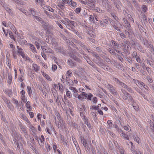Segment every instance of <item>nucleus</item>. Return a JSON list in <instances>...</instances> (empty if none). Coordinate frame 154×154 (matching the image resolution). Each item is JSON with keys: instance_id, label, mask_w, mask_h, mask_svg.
Masks as SVG:
<instances>
[{"instance_id": "nucleus-1", "label": "nucleus", "mask_w": 154, "mask_h": 154, "mask_svg": "<svg viewBox=\"0 0 154 154\" xmlns=\"http://www.w3.org/2000/svg\"><path fill=\"white\" fill-rule=\"evenodd\" d=\"M122 99L126 100L127 103H131L132 104L134 102L132 96L129 94H128L127 96L122 95Z\"/></svg>"}, {"instance_id": "nucleus-2", "label": "nucleus", "mask_w": 154, "mask_h": 154, "mask_svg": "<svg viewBox=\"0 0 154 154\" xmlns=\"http://www.w3.org/2000/svg\"><path fill=\"white\" fill-rule=\"evenodd\" d=\"M106 87L109 90L111 93L115 95L117 94V91L112 85L108 84Z\"/></svg>"}, {"instance_id": "nucleus-3", "label": "nucleus", "mask_w": 154, "mask_h": 154, "mask_svg": "<svg viewBox=\"0 0 154 154\" xmlns=\"http://www.w3.org/2000/svg\"><path fill=\"white\" fill-rule=\"evenodd\" d=\"M57 126L60 128H62L63 127V121L62 119L59 120L58 121H55Z\"/></svg>"}, {"instance_id": "nucleus-4", "label": "nucleus", "mask_w": 154, "mask_h": 154, "mask_svg": "<svg viewBox=\"0 0 154 154\" xmlns=\"http://www.w3.org/2000/svg\"><path fill=\"white\" fill-rule=\"evenodd\" d=\"M17 51L18 53L24 58L25 56L23 53V50L21 48H19L18 46H17Z\"/></svg>"}, {"instance_id": "nucleus-5", "label": "nucleus", "mask_w": 154, "mask_h": 154, "mask_svg": "<svg viewBox=\"0 0 154 154\" xmlns=\"http://www.w3.org/2000/svg\"><path fill=\"white\" fill-rule=\"evenodd\" d=\"M42 49L43 51L45 53H50L52 51L51 49L45 46H41Z\"/></svg>"}, {"instance_id": "nucleus-6", "label": "nucleus", "mask_w": 154, "mask_h": 154, "mask_svg": "<svg viewBox=\"0 0 154 154\" xmlns=\"http://www.w3.org/2000/svg\"><path fill=\"white\" fill-rule=\"evenodd\" d=\"M87 96V94L82 93L79 95L78 99L81 100H83L86 98Z\"/></svg>"}, {"instance_id": "nucleus-7", "label": "nucleus", "mask_w": 154, "mask_h": 154, "mask_svg": "<svg viewBox=\"0 0 154 154\" xmlns=\"http://www.w3.org/2000/svg\"><path fill=\"white\" fill-rule=\"evenodd\" d=\"M99 61L96 62V63L100 66L103 68V66H105V64L103 62V60L101 58L98 60Z\"/></svg>"}, {"instance_id": "nucleus-8", "label": "nucleus", "mask_w": 154, "mask_h": 154, "mask_svg": "<svg viewBox=\"0 0 154 154\" xmlns=\"http://www.w3.org/2000/svg\"><path fill=\"white\" fill-rule=\"evenodd\" d=\"M20 117L21 118L23 119L24 120L26 121L27 123L30 124V122L28 120L27 118L23 114L21 113L20 114Z\"/></svg>"}, {"instance_id": "nucleus-9", "label": "nucleus", "mask_w": 154, "mask_h": 154, "mask_svg": "<svg viewBox=\"0 0 154 154\" xmlns=\"http://www.w3.org/2000/svg\"><path fill=\"white\" fill-rule=\"evenodd\" d=\"M66 83L68 85H72L73 84L72 81L71 79L67 77H66Z\"/></svg>"}, {"instance_id": "nucleus-10", "label": "nucleus", "mask_w": 154, "mask_h": 154, "mask_svg": "<svg viewBox=\"0 0 154 154\" xmlns=\"http://www.w3.org/2000/svg\"><path fill=\"white\" fill-rule=\"evenodd\" d=\"M32 68L33 70L36 72H37L39 70V67L36 64H33Z\"/></svg>"}, {"instance_id": "nucleus-11", "label": "nucleus", "mask_w": 154, "mask_h": 154, "mask_svg": "<svg viewBox=\"0 0 154 154\" xmlns=\"http://www.w3.org/2000/svg\"><path fill=\"white\" fill-rule=\"evenodd\" d=\"M36 139L38 140V143L40 145V146L42 147L44 146V143L43 142V141L42 139L40 138H38L37 137H36Z\"/></svg>"}, {"instance_id": "nucleus-12", "label": "nucleus", "mask_w": 154, "mask_h": 154, "mask_svg": "<svg viewBox=\"0 0 154 154\" xmlns=\"http://www.w3.org/2000/svg\"><path fill=\"white\" fill-rule=\"evenodd\" d=\"M65 20L68 23V24H71L72 26H74V24L75 23V22L74 21H72L70 20L68 18H65Z\"/></svg>"}, {"instance_id": "nucleus-13", "label": "nucleus", "mask_w": 154, "mask_h": 154, "mask_svg": "<svg viewBox=\"0 0 154 154\" xmlns=\"http://www.w3.org/2000/svg\"><path fill=\"white\" fill-rule=\"evenodd\" d=\"M44 44V43L43 41L41 40L40 39L37 43L36 46L37 49H39V48L40 45H41L42 44Z\"/></svg>"}, {"instance_id": "nucleus-14", "label": "nucleus", "mask_w": 154, "mask_h": 154, "mask_svg": "<svg viewBox=\"0 0 154 154\" xmlns=\"http://www.w3.org/2000/svg\"><path fill=\"white\" fill-rule=\"evenodd\" d=\"M12 76L9 73H8V83L9 84H11L12 81Z\"/></svg>"}, {"instance_id": "nucleus-15", "label": "nucleus", "mask_w": 154, "mask_h": 154, "mask_svg": "<svg viewBox=\"0 0 154 154\" xmlns=\"http://www.w3.org/2000/svg\"><path fill=\"white\" fill-rule=\"evenodd\" d=\"M26 108H28V109L30 111L32 110V108L30 106V103L29 101H28L26 104Z\"/></svg>"}, {"instance_id": "nucleus-16", "label": "nucleus", "mask_w": 154, "mask_h": 154, "mask_svg": "<svg viewBox=\"0 0 154 154\" xmlns=\"http://www.w3.org/2000/svg\"><path fill=\"white\" fill-rule=\"evenodd\" d=\"M120 131L122 132V137H123L127 139V140H129L128 138V136L126 134H125L123 132V131L122 130H121V129H120ZM118 130L119 131V128H118Z\"/></svg>"}, {"instance_id": "nucleus-17", "label": "nucleus", "mask_w": 154, "mask_h": 154, "mask_svg": "<svg viewBox=\"0 0 154 154\" xmlns=\"http://www.w3.org/2000/svg\"><path fill=\"white\" fill-rule=\"evenodd\" d=\"M29 11H30V13L31 14H28L29 15H30L31 14H32V16L34 17L36 16L35 15V11L34 9H30Z\"/></svg>"}, {"instance_id": "nucleus-18", "label": "nucleus", "mask_w": 154, "mask_h": 154, "mask_svg": "<svg viewBox=\"0 0 154 154\" xmlns=\"http://www.w3.org/2000/svg\"><path fill=\"white\" fill-rule=\"evenodd\" d=\"M30 48L32 50V52L34 53H36V50L34 45L31 44L30 45Z\"/></svg>"}, {"instance_id": "nucleus-19", "label": "nucleus", "mask_w": 154, "mask_h": 154, "mask_svg": "<svg viewBox=\"0 0 154 154\" xmlns=\"http://www.w3.org/2000/svg\"><path fill=\"white\" fill-rule=\"evenodd\" d=\"M5 101L7 103V106L10 109H11V107L12 106L11 103H10L9 101L7 100V99H5Z\"/></svg>"}, {"instance_id": "nucleus-20", "label": "nucleus", "mask_w": 154, "mask_h": 154, "mask_svg": "<svg viewBox=\"0 0 154 154\" xmlns=\"http://www.w3.org/2000/svg\"><path fill=\"white\" fill-rule=\"evenodd\" d=\"M122 91V93L120 94V95L122 97V95L127 96L128 94H129L125 90L123 89H121Z\"/></svg>"}, {"instance_id": "nucleus-21", "label": "nucleus", "mask_w": 154, "mask_h": 154, "mask_svg": "<svg viewBox=\"0 0 154 154\" xmlns=\"http://www.w3.org/2000/svg\"><path fill=\"white\" fill-rule=\"evenodd\" d=\"M29 127L31 129L32 131L33 132V133H35L36 131V128L32 125L30 124L29 125Z\"/></svg>"}, {"instance_id": "nucleus-22", "label": "nucleus", "mask_w": 154, "mask_h": 154, "mask_svg": "<svg viewBox=\"0 0 154 154\" xmlns=\"http://www.w3.org/2000/svg\"><path fill=\"white\" fill-rule=\"evenodd\" d=\"M45 147H46V149H47V152H49V151H51V150L52 149L51 148V147L50 146L48 143H47V144H45Z\"/></svg>"}, {"instance_id": "nucleus-23", "label": "nucleus", "mask_w": 154, "mask_h": 154, "mask_svg": "<svg viewBox=\"0 0 154 154\" xmlns=\"http://www.w3.org/2000/svg\"><path fill=\"white\" fill-rule=\"evenodd\" d=\"M93 96V95L89 93L88 94H87V96L86 97V98L90 100H91V97H92Z\"/></svg>"}, {"instance_id": "nucleus-24", "label": "nucleus", "mask_w": 154, "mask_h": 154, "mask_svg": "<svg viewBox=\"0 0 154 154\" xmlns=\"http://www.w3.org/2000/svg\"><path fill=\"white\" fill-rule=\"evenodd\" d=\"M66 93L67 96L69 98H70L72 97V94L70 92L68 91L67 89H66Z\"/></svg>"}, {"instance_id": "nucleus-25", "label": "nucleus", "mask_w": 154, "mask_h": 154, "mask_svg": "<svg viewBox=\"0 0 154 154\" xmlns=\"http://www.w3.org/2000/svg\"><path fill=\"white\" fill-rule=\"evenodd\" d=\"M134 82L140 88V82L138 80L134 79Z\"/></svg>"}, {"instance_id": "nucleus-26", "label": "nucleus", "mask_w": 154, "mask_h": 154, "mask_svg": "<svg viewBox=\"0 0 154 154\" xmlns=\"http://www.w3.org/2000/svg\"><path fill=\"white\" fill-rule=\"evenodd\" d=\"M132 104L133 107L137 111L138 110L139 106L137 105L136 104L135 105L134 102Z\"/></svg>"}, {"instance_id": "nucleus-27", "label": "nucleus", "mask_w": 154, "mask_h": 154, "mask_svg": "<svg viewBox=\"0 0 154 154\" xmlns=\"http://www.w3.org/2000/svg\"><path fill=\"white\" fill-rule=\"evenodd\" d=\"M107 123L108 125V128L109 129L111 127H112V123L111 122V121L110 120L108 121Z\"/></svg>"}, {"instance_id": "nucleus-28", "label": "nucleus", "mask_w": 154, "mask_h": 154, "mask_svg": "<svg viewBox=\"0 0 154 154\" xmlns=\"http://www.w3.org/2000/svg\"><path fill=\"white\" fill-rule=\"evenodd\" d=\"M119 85L124 88H127V86L124 83L121 82L119 84Z\"/></svg>"}, {"instance_id": "nucleus-29", "label": "nucleus", "mask_w": 154, "mask_h": 154, "mask_svg": "<svg viewBox=\"0 0 154 154\" xmlns=\"http://www.w3.org/2000/svg\"><path fill=\"white\" fill-rule=\"evenodd\" d=\"M9 36H10V37L11 38L14 39L15 41V39L13 35V33L11 31H9Z\"/></svg>"}, {"instance_id": "nucleus-30", "label": "nucleus", "mask_w": 154, "mask_h": 154, "mask_svg": "<svg viewBox=\"0 0 154 154\" xmlns=\"http://www.w3.org/2000/svg\"><path fill=\"white\" fill-rule=\"evenodd\" d=\"M20 129H21L22 131H23L25 134H26V131L25 128L22 126L21 125H20Z\"/></svg>"}, {"instance_id": "nucleus-31", "label": "nucleus", "mask_w": 154, "mask_h": 154, "mask_svg": "<svg viewBox=\"0 0 154 154\" xmlns=\"http://www.w3.org/2000/svg\"><path fill=\"white\" fill-rule=\"evenodd\" d=\"M13 101L14 103L16 105L17 108H19V103L17 100L14 99Z\"/></svg>"}, {"instance_id": "nucleus-32", "label": "nucleus", "mask_w": 154, "mask_h": 154, "mask_svg": "<svg viewBox=\"0 0 154 154\" xmlns=\"http://www.w3.org/2000/svg\"><path fill=\"white\" fill-rule=\"evenodd\" d=\"M146 62L147 63L149 64L150 66L152 67L153 66V63L152 61L149 60H147Z\"/></svg>"}, {"instance_id": "nucleus-33", "label": "nucleus", "mask_w": 154, "mask_h": 154, "mask_svg": "<svg viewBox=\"0 0 154 154\" xmlns=\"http://www.w3.org/2000/svg\"><path fill=\"white\" fill-rule=\"evenodd\" d=\"M27 88L28 94L29 95H31V94H32L31 88L30 87L27 86Z\"/></svg>"}, {"instance_id": "nucleus-34", "label": "nucleus", "mask_w": 154, "mask_h": 154, "mask_svg": "<svg viewBox=\"0 0 154 154\" xmlns=\"http://www.w3.org/2000/svg\"><path fill=\"white\" fill-rule=\"evenodd\" d=\"M143 44L146 47H148L149 43L148 41L146 39H143Z\"/></svg>"}, {"instance_id": "nucleus-35", "label": "nucleus", "mask_w": 154, "mask_h": 154, "mask_svg": "<svg viewBox=\"0 0 154 154\" xmlns=\"http://www.w3.org/2000/svg\"><path fill=\"white\" fill-rule=\"evenodd\" d=\"M74 93L73 94V95L75 97V98H78L79 95L78 94V91H74Z\"/></svg>"}, {"instance_id": "nucleus-36", "label": "nucleus", "mask_w": 154, "mask_h": 154, "mask_svg": "<svg viewBox=\"0 0 154 154\" xmlns=\"http://www.w3.org/2000/svg\"><path fill=\"white\" fill-rule=\"evenodd\" d=\"M93 56L95 57L97 60H99L101 58L99 57L98 55L96 53H94L93 54Z\"/></svg>"}, {"instance_id": "nucleus-37", "label": "nucleus", "mask_w": 154, "mask_h": 154, "mask_svg": "<svg viewBox=\"0 0 154 154\" xmlns=\"http://www.w3.org/2000/svg\"><path fill=\"white\" fill-rule=\"evenodd\" d=\"M103 68L104 69V70L107 71H110L111 69V68H110L109 66L105 65V66H103Z\"/></svg>"}, {"instance_id": "nucleus-38", "label": "nucleus", "mask_w": 154, "mask_h": 154, "mask_svg": "<svg viewBox=\"0 0 154 154\" xmlns=\"http://www.w3.org/2000/svg\"><path fill=\"white\" fill-rule=\"evenodd\" d=\"M84 122L85 124L87 125L89 123L88 120L87 119L85 118V116H84V119H83Z\"/></svg>"}, {"instance_id": "nucleus-39", "label": "nucleus", "mask_w": 154, "mask_h": 154, "mask_svg": "<svg viewBox=\"0 0 154 154\" xmlns=\"http://www.w3.org/2000/svg\"><path fill=\"white\" fill-rule=\"evenodd\" d=\"M82 141L84 147H86L87 146V143L86 140L84 139H83Z\"/></svg>"}, {"instance_id": "nucleus-40", "label": "nucleus", "mask_w": 154, "mask_h": 154, "mask_svg": "<svg viewBox=\"0 0 154 154\" xmlns=\"http://www.w3.org/2000/svg\"><path fill=\"white\" fill-rule=\"evenodd\" d=\"M136 60L138 62L140 63H142L143 62V61L141 60L140 57L138 56L136 57Z\"/></svg>"}, {"instance_id": "nucleus-41", "label": "nucleus", "mask_w": 154, "mask_h": 154, "mask_svg": "<svg viewBox=\"0 0 154 154\" xmlns=\"http://www.w3.org/2000/svg\"><path fill=\"white\" fill-rule=\"evenodd\" d=\"M142 10L143 11L145 12L147 10V7L146 5H143L142 6Z\"/></svg>"}, {"instance_id": "nucleus-42", "label": "nucleus", "mask_w": 154, "mask_h": 154, "mask_svg": "<svg viewBox=\"0 0 154 154\" xmlns=\"http://www.w3.org/2000/svg\"><path fill=\"white\" fill-rule=\"evenodd\" d=\"M39 89L43 93V95L46 97V96L47 93L46 92L43 90L42 87H40L39 88Z\"/></svg>"}, {"instance_id": "nucleus-43", "label": "nucleus", "mask_w": 154, "mask_h": 154, "mask_svg": "<svg viewBox=\"0 0 154 154\" xmlns=\"http://www.w3.org/2000/svg\"><path fill=\"white\" fill-rule=\"evenodd\" d=\"M34 18L35 20L36 19V20L38 21H40L41 22V21H42V19L41 18L37 16H35Z\"/></svg>"}, {"instance_id": "nucleus-44", "label": "nucleus", "mask_w": 154, "mask_h": 154, "mask_svg": "<svg viewBox=\"0 0 154 154\" xmlns=\"http://www.w3.org/2000/svg\"><path fill=\"white\" fill-rule=\"evenodd\" d=\"M34 39V42L35 43V44L36 45L37 44V43H38V42L40 40L38 38L35 37L34 38H33Z\"/></svg>"}, {"instance_id": "nucleus-45", "label": "nucleus", "mask_w": 154, "mask_h": 154, "mask_svg": "<svg viewBox=\"0 0 154 154\" xmlns=\"http://www.w3.org/2000/svg\"><path fill=\"white\" fill-rule=\"evenodd\" d=\"M126 28L128 30V31H130V32H131V26L130 25V24L129 23H128V24H126L125 26Z\"/></svg>"}, {"instance_id": "nucleus-46", "label": "nucleus", "mask_w": 154, "mask_h": 154, "mask_svg": "<svg viewBox=\"0 0 154 154\" xmlns=\"http://www.w3.org/2000/svg\"><path fill=\"white\" fill-rule=\"evenodd\" d=\"M89 19L90 21H94V20L93 16L91 15L89 16Z\"/></svg>"}, {"instance_id": "nucleus-47", "label": "nucleus", "mask_w": 154, "mask_h": 154, "mask_svg": "<svg viewBox=\"0 0 154 154\" xmlns=\"http://www.w3.org/2000/svg\"><path fill=\"white\" fill-rule=\"evenodd\" d=\"M150 126L151 128V129L153 130V131L154 132V125L153 123H152V122L150 120Z\"/></svg>"}, {"instance_id": "nucleus-48", "label": "nucleus", "mask_w": 154, "mask_h": 154, "mask_svg": "<svg viewBox=\"0 0 154 154\" xmlns=\"http://www.w3.org/2000/svg\"><path fill=\"white\" fill-rule=\"evenodd\" d=\"M87 4L89 6L92 8H94L95 6L94 3L87 2Z\"/></svg>"}, {"instance_id": "nucleus-49", "label": "nucleus", "mask_w": 154, "mask_h": 154, "mask_svg": "<svg viewBox=\"0 0 154 154\" xmlns=\"http://www.w3.org/2000/svg\"><path fill=\"white\" fill-rule=\"evenodd\" d=\"M72 7H75L76 5V2H74L73 1H72V2H70V4Z\"/></svg>"}, {"instance_id": "nucleus-50", "label": "nucleus", "mask_w": 154, "mask_h": 154, "mask_svg": "<svg viewBox=\"0 0 154 154\" xmlns=\"http://www.w3.org/2000/svg\"><path fill=\"white\" fill-rule=\"evenodd\" d=\"M71 30H72V31H73L74 32L76 35H78V32L76 31V30H75L73 27H71Z\"/></svg>"}, {"instance_id": "nucleus-51", "label": "nucleus", "mask_w": 154, "mask_h": 154, "mask_svg": "<svg viewBox=\"0 0 154 154\" xmlns=\"http://www.w3.org/2000/svg\"><path fill=\"white\" fill-rule=\"evenodd\" d=\"M81 10V8H78L75 9V11L76 13H79L80 12Z\"/></svg>"}, {"instance_id": "nucleus-52", "label": "nucleus", "mask_w": 154, "mask_h": 154, "mask_svg": "<svg viewBox=\"0 0 154 154\" xmlns=\"http://www.w3.org/2000/svg\"><path fill=\"white\" fill-rule=\"evenodd\" d=\"M27 112L28 113H29L30 116L31 118L33 117V113L32 112H29V110H27Z\"/></svg>"}, {"instance_id": "nucleus-53", "label": "nucleus", "mask_w": 154, "mask_h": 154, "mask_svg": "<svg viewBox=\"0 0 154 154\" xmlns=\"http://www.w3.org/2000/svg\"><path fill=\"white\" fill-rule=\"evenodd\" d=\"M113 80H114L116 82L118 83L119 84L121 82L118 79L115 77H113Z\"/></svg>"}, {"instance_id": "nucleus-54", "label": "nucleus", "mask_w": 154, "mask_h": 154, "mask_svg": "<svg viewBox=\"0 0 154 154\" xmlns=\"http://www.w3.org/2000/svg\"><path fill=\"white\" fill-rule=\"evenodd\" d=\"M112 43L113 45H114L115 46H116H116H118L119 45V44L116 43V41L114 40H112Z\"/></svg>"}, {"instance_id": "nucleus-55", "label": "nucleus", "mask_w": 154, "mask_h": 154, "mask_svg": "<svg viewBox=\"0 0 154 154\" xmlns=\"http://www.w3.org/2000/svg\"><path fill=\"white\" fill-rule=\"evenodd\" d=\"M134 140L136 141L137 143H139V141L140 140L139 138L138 137H134Z\"/></svg>"}, {"instance_id": "nucleus-56", "label": "nucleus", "mask_w": 154, "mask_h": 154, "mask_svg": "<svg viewBox=\"0 0 154 154\" xmlns=\"http://www.w3.org/2000/svg\"><path fill=\"white\" fill-rule=\"evenodd\" d=\"M79 92H82L83 93H85V90L84 88H80L79 89Z\"/></svg>"}, {"instance_id": "nucleus-57", "label": "nucleus", "mask_w": 154, "mask_h": 154, "mask_svg": "<svg viewBox=\"0 0 154 154\" xmlns=\"http://www.w3.org/2000/svg\"><path fill=\"white\" fill-rule=\"evenodd\" d=\"M126 60H127L128 61V63H129L130 64H132V61L131 59L130 58H129L128 57L126 58Z\"/></svg>"}, {"instance_id": "nucleus-58", "label": "nucleus", "mask_w": 154, "mask_h": 154, "mask_svg": "<svg viewBox=\"0 0 154 154\" xmlns=\"http://www.w3.org/2000/svg\"><path fill=\"white\" fill-rule=\"evenodd\" d=\"M69 89L74 91H77V90L75 88L73 87H69Z\"/></svg>"}, {"instance_id": "nucleus-59", "label": "nucleus", "mask_w": 154, "mask_h": 154, "mask_svg": "<svg viewBox=\"0 0 154 154\" xmlns=\"http://www.w3.org/2000/svg\"><path fill=\"white\" fill-rule=\"evenodd\" d=\"M5 8V10L9 13L11 12V10L9 7H4Z\"/></svg>"}, {"instance_id": "nucleus-60", "label": "nucleus", "mask_w": 154, "mask_h": 154, "mask_svg": "<svg viewBox=\"0 0 154 154\" xmlns=\"http://www.w3.org/2000/svg\"><path fill=\"white\" fill-rule=\"evenodd\" d=\"M68 62L69 63V64H70L71 66H73L74 65V63H73V62L71 60H68Z\"/></svg>"}, {"instance_id": "nucleus-61", "label": "nucleus", "mask_w": 154, "mask_h": 154, "mask_svg": "<svg viewBox=\"0 0 154 154\" xmlns=\"http://www.w3.org/2000/svg\"><path fill=\"white\" fill-rule=\"evenodd\" d=\"M116 30L118 31H121V30L118 28L117 26H116V25H114L112 26Z\"/></svg>"}, {"instance_id": "nucleus-62", "label": "nucleus", "mask_w": 154, "mask_h": 154, "mask_svg": "<svg viewBox=\"0 0 154 154\" xmlns=\"http://www.w3.org/2000/svg\"><path fill=\"white\" fill-rule=\"evenodd\" d=\"M92 101H93V102L94 103H96L97 102V99L96 97H94Z\"/></svg>"}, {"instance_id": "nucleus-63", "label": "nucleus", "mask_w": 154, "mask_h": 154, "mask_svg": "<svg viewBox=\"0 0 154 154\" xmlns=\"http://www.w3.org/2000/svg\"><path fill=\"white\" fill-rule=\"evenodd\" d=\"M132 56L133 57H135L136 58L137 56V53L135 51H134L133 52L132 54Z\"/></svg>"}, {"instance_id": "nucleus-64", "label": "nucleus", "mask_w": 154, "mask_h": 154, "mask_svg": "<svg viewBox=\"0 0 154 154\" xmlns=\"http://www.w3.org/2000/svg\"><path fill=\"white\" fill-rule=\"evenodd\" d=\"M57 25L61 29H63V27L58 22H57L56 23Z\"/></svg>"}]
</instances>
